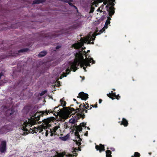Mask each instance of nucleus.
Masks as SVG:
<instances>
[{"label": "nucleus", "instance_id": "obj_7", "mask_svg": "<svg viewBox=\"0 0 157 157\" xmlns=\"http://www.w3.org/2000/svg\"><path fill=\"white\" fill-rule=\"evenodd\" d=\"M6 150V142L2 141L0 143V151L2 153H4Z\"/></svg>", "mask_w": 157, "mask_h": 157}, {"label": "nucleus", "instance_id": "obj_36", "mask_svg": "<svg viewBox=\"0 0 157 157\" xmlns=\"http://www.w3.org/2000/svg\"><path fill=\"white\" fill-rule=\"evenodd\" d=\"M44 94L42 93H41V94H40V95H43Z\"/></svg>", "mask_w": 157, "mask_h": 157}, {"label": "nucleus", "instance_id": "obj_6", "mask_svg": "<svg viewBox=\"0 0 157 157\" xmlns=\"http://www.w3.org/2000/svg\"><path fill=\"white\" fill-rule=\"evenodd\" d=\"M79 108L77 109L76 110V112L78 113V114L79 115L80 117L83 118L84 116V112L86 113L87 110L83 109V108L84 107V104H81L79 105Z\"/></svg>", "mask_w": 157, "mask_h": 157}, {"label": "nucleus", "instance_id": "obj_47", "mask_svg": "<svg viewBox=\"0 0 157 157\" xmlns=\"http://www.w3.org/2000/svg\"><path fill=\"white\" fill-rule=\"evenodd\" d=\"M91 106H92L93 107H94V106L93 105H91Z\"/></svg>", "mask_w": 157, "mask_h": 157}, {"label": "nucleus", "instance_id": "obj_24", "mask_svg": "<svg viewBox=\"0 0 157 157\" xmlns=\"http://www.w3.org/2000/svg\"><path fill=\"white\" fill-rule=\"evenodd\" d=\"M60 139L63 141H66L67 139V137L65 136L64 137H60Z\"/></svg>", "mask_w": 157, "mask_h": 157}, {"label": "nucleus", "instance_id": "obj_15", "mask_svg": "<svg viewBox=\"0 0 157 157\" xmlns=\"http://www.w3.org/2000/svg\"><path fill=\"white\" fill-rule=\"evenodd\" d=\"M128 123L126 119L124 118H123L121 124H123L124 126H127L128 125Z\"/></svg>", "mask_w": 157, "mask_h": 157}, {"label": "nucleus", "instance_id": "obj_25", "mask_svg": "<svg viewBox=\"0 0 157 157\" xmlns=\"http://www.w3.org/2000/svg\"><path fill=\"white\" fill-rule=\"evenodd\" d=\"M42 0H39L37 1H34L33 3L34 4H39L42 2Z\"/></svg>", "mask_w": 157, "mask_h": 157}, {"label": "nucleus", "instance_id": "obj_41", "mask_svg": "<svg viewBox=\"0 0 157 157\" xmlns=\"http://www.w3.org/2000/svg\"><path fill=\"white\" fill-rule=\"evenodd\" d=\"M70 0L71 1V2H73V0Z\"/></svg>", "mask_w": 157, "mask_h": 157}, {"label": "nucleus", "instance_id": "obj_45", "mask_svg": "<svg viewBox=\"0 0 157 157\" xmlns=\"http://www.w3.org/2000/svg\"><path fill=\"white\" fill-rule=\"evenodd\" d=\"M84 77H83V79H83V80H84Z\"/></svg>", "mask_w": 157, "mask_h": 157}, {"label": "nucleus", "instance_id": "obj_8", "mask_svg": "<svg viewBox=\"0 0 157 157\" xmlns=\"http://www.w3.org/2000/svg\"><path fill=\"white\" fill-rule=\"evenodd\" d=\"M72 155L71 154H67L66 152H63L60 153H56V154L53 157H72Z\"/></svg>", "mask_w": 157, "mask_h": 157}, {"label": "nucleus", "instance_id": "obj_39", "mask_svg": "<svg viewBox=\"0 0 157 157\" xmlns=\"http://www.w3.org/2000/svg\"><path fill=\"white\" fill-rule=\"evenodd\" d=\"M87 129L88 130H90V128H89V127H87Z\"/></svg>", "mask_w": 157, "mask_h": 157}, {"label": "nucleus", "instance_id": "obj_29", "mask_svg": "<svg viewBox=\"0 0 157 157\" xmlns=\"http://www.w3.org/2000/svg\"><path fill=\"white\" fill-rule=\"evenodd\" d=\"M102 100L101 99H100L99 100V103H101V102Z\"/></svg>", "mask_w": 157, "mask_h": 157}, {"label": "nucleus", "instance_id": "obj_28", "mask_svg": "<svg viewBox=\"0 0 157 157\" xmlns=\"http://www.w3.org/2000/svg\"><path fill=\"white\" fill-rule=\"evenodd\" d=\"M94 8H93V9H92L90 11V13L93 12L94 11Z\"/></svg>", "mask_w": 157, "mask_h": 157}, {"label": "nucleus", "instance_id": "obj_23", "mask_svg": "<svg viewBox=\"0 0 157 157\" xmlns=\"http://www.w3.org/2000/svg\"><path fill=\"white\" fill-rule=\"evenodd\" d=\"M73 150L72 152L73 155H75V154H76L75 152L78 151V149L76 148H73Z\"/></svg>", "mask_w": 157, "mask_h": 157}, {"label": "nucleus", "instance_id": "obj_22", "mask_svg": "<svg viewBox=\"0 0 157 157\" xmlns=\"http://www.w3.org/2000/svg\"><path fill=\"white\" fill-rule=\"evenodd\" d=\"M140 156V154L138 152H135L134 153V156H132V157H139Z\"/></svg>", "mask_w": 157, "mask_h": 157}, {"label": "nucleus", "instance_id": "obj_9", "mask_svg": "<svg viewBox=\"0 0 157 157\" xmlns=\"http://www.w3.org/2000/svg\"><path fill=\"white\" fill-rule=\"evenodd\" d=\"M79 97L83 100H86L88 98V95L83 92H81L79 94Z\"/></svg>", "mask_w": 157, "mask_h": 157}, {"label": "nucleus", "instance_id": "obj_4", "mask_svg": "<svg viewBox=\"0 0 157 157\" xmlns=\"http://www.w3.org/2000/svg\"><path fill=\"white\" fill-rule=\"evenodd\" d=\"M52 122V120L50 119H45L43 120V123L41 126H39L37 128H35V131L39 132H41L43 131V128L45 130V136H47L48 135L50 134V136H52L53 135V133L51 129H49V128L51 126Z\"/></svg>", "mask_w": 157, "mask_h": 157}, {"label": "nucleus", "instance_id": "obj_16", "mask_svg": "<svg viewBox=\"0 0 157 157\" xmlns=\"http://www.w3.org/2000/svg\"><path fill=\"white\" fill-rule=\"evenodd\" d=\"M111 152L109 150H107L106 151V157H111Z\"/></svg>", "mask_w": 157, "mask_h": 157}, {"label": "nucleus", "instance_id": "obj_1", "mask_svg": "<svg viewBox=\"0 0 157 157\" xmlns=\"http://www.w3.org/2000/svg\"><path fill=\"white\" fill-rule=\"evenodd\" d=\"M89 50H88L87 52H85L84 54L85 55L86 59L83 58V56L80 52L78 53H76L75 55V59L73 62L66 63L63 65L64 69L66 73H63V74L60 77V78L62 79L64 77H66L69 73L68 71H70L72 70L73 71H75L77 69L78 67L80 65L81 67H83V69L86 71V67L87 66H90V63L92 62L93 63H94L95 62L93 60V58H89L90 56H88L86 54L89 53Z\"/></svg>", "mask_w": 157, "mask_h": 157}, {"label": "nucleus", "instance_id": "obj_34", "mask_svg": "<svg viewBox=\"0 0 157 157\" xmlns=\"http://www.w3.org/2000/svg\"><path fill=\"white\" fill-rule=\"evenodd\" d=\"M85 135H86V136H87L88 135V133L87 132L85 134Z\"/></svg>", "mask_w": 157, "mask_h": 157}, {"label": "nucleus", "instance_id": "obj_33", "mask_svg": "<svg viewBox=\"0 0 157 157\" xmlns=\"http://www.w3.org/2000/svg\"><path fill=\"white\" fill-rule=\"evenodd\" d=\"M111 150H112L113 151H114V148H110Z\"/></svg>", "mask_w": 157, "mask_h": 157}, {"label": "nucleus", "instance_id": "obj_26", "mask_svg": "<svg viewBox=\"0 0 157 157\" xmlns=\"http://www.w3.org/2000/svg\"><path fill=\"white\" fill-rule=\"evenodd\" d=\"M86 125V124L84 123H82L80 124V126L81 127H85Z\"/></svg>", "mask_w": 157, "mask_h": 157}, {"label": "nucleus", "instance_id": "obj_20", "mask_svg": "<svg viewBox=\"0 0 157 157\" xmlns=\"http://www.w3.org/2000/svg\"><path fill=\"white\" fill-rule=\"evenodd\" d=\"M82 128L81 126H78L76 127V130L77 131L80 132L82 130Z\"/></svg>", "mask_w": 157, "mask_h": 157}, {"label": "nucleus", "instance_id": "obj_32", "mask_svg": "<svg viewBox=\"0 0 157 157\" xmlns=\"http://www.w3.org/2000/svg\"><path fill=\"white\" fill-rule=\"evenodd\" d=\"M74 109L73 108H71L70 109L71 111L74 110Z\"/></svg>", "mask_w": 157, "mask_h": 157}, {"label": "nucleus", "instance_id": "obj_30", "mask_svg": "<svg viewBox=\"0 0 157 157\" xmlns=\"http://www.w3.org/2000/svg\"><path fill=\"white\" fill-rule=\"evenodd\" d=\"M24 51L23 50H21L19 51V52H23Z\"/></svg>", "mask_w": 157, "mask_h": 157}, {"label": "nucleus", "instance_id": "obj_11", "mask_svg": "<svg viewBox=\"0 0 157 157\" xmlns=\"http://www.w3.org/2000/svg\"><path fill=\"white\" fill-rule=\"evenodd\" d=\"M95 148L97 150H99L100 152H101L102 151H104L105 150L104 145H102L101 144H100L99 146L96 145Z\"/></svg>", "mask_w": 157, "mask_h": 157}, {"label": "nucleus", "instance_id": "obj_48", "mask_svg": "<svg viewBox=\"0 0 157 157\" xmlns=\"http://www.w3.org/2000/svg\"><path fill=\"white\" fill-rule=\"evenodd\" d=\"M82 51H83V48H82Z\"/></svg>", "mask_w": 157, "mask_h": 157}, {"label": "nucleus", "instance_id": "obj_19", "mask_svg": "<svg viewBox=\"0 0 157 157\" xmlns=\"http://www.w3.org/2000/svg\"><path fill=\"white\" fill-rule=\"evenodd\" d=\"M59 128H60L59 126H56L53 129H52V130L53 132V134L56 132V131Z\"/></svg>", "mask_w": 157, "mask_h": 157}, {"label": "nucleus", "instance_id": "obj_10", "mask_svg": "<svg viewBox=\"0 0 157 157\" xmlns=\"http://www.w3.org/2000/svg\"><path fill=\"white\" fill-rule=\"evenodd\" d=\"M107 95L108 97H109L110 98H111L112 99H114V98H112V97H115L116 98L117 100L119 99V98H120V96L119 95H117L115 93H113V91H111L110 93H109V94H107Z\"/></svg>", "mask_w": 157, "mask_h": 157}, {"label": "nucleus", "instance_id": "obj_27", "mask_svg": "<svg viewBox=\"0 0 157 157\" xmlns=\"http://www.w3.org/2000/svg\"><path fill=\"white\" fill-rule=\"evenodd\" d=\"M84 107L86 109H88V108L89 107V106L88 105V104H86V105H84Z\"/></svg>", "mask_w": 157, "mask_h": 157}, {"label": "nucleus", "instance_id": "obj_44", "mask_svg": "<svg viewBox=\"0 0 157 157\" xmlns=\"http://www.w3.org/2000/svg\"><path fill=\"white\" fill-rule=\"evenodd\" d=\"M91 43L92 44H94V42H91Z\"/></svg>", "mask_w": 157, "mask_h": 157}, {"label": "nucleus", "instance_id": "obj_38", "mask_svg": "<svg viewBox=\"0 0 157 157\" xmlns=\"http://www.w3.org/2000/svg\"><path fill=\"white\" fill-rule=\"evenodd\" d=\"M68 3L70 5H71V3H69V2H68Z\"/></svg>", "mask_w": 157, "mask_h": 157}, {"label": "nucleus", "instance_id": "obj_42", "mask_svg": "<svg viewBox=\"0 0 157 157\" xmlns=\"http://www.w3.org/2000/svg\"><path fill=\"white\" fill-rule=\"evenodd\" d=\"M26 133V134H27V132H25V133H24V134H25Z\"/></svg>", "mask_w": 157, "mask_h": 157}, {"label": "nucleus", "instance_id": "obj_50", "mask_svg": "<svg viewBox=\"0 0 157 157\" xmlns=\"http://www.w3.org/2000/svg\"><path fill=\"white\" fill-rule=\"evenodd\" d=\"M72 157H73V156H72Z\"/></svg>", "mask_w": 157, "mask_h": 157}, {"label": "nucleus", "instance_id": "obj_35", "mask_svg": "<svg viewBox=\"0 0 157 157\" xmlns=\"http://www.w3.org/2000/svg\"><path fill=\"white\" fill-rule=\"evenodd\" d=\"M59 46H57V47H56V49H59Z\"/></svg>", "mask_w": 157, "mask_h": 157}, {"label": "nucleus", "instance_id": "obj_46", "mask_svg": "<svg viewBox=\"0 0 157 157\" xmlns=\"http://www.w3.org/2000/svg\"><path fill=\"white\" fill-rule=\"evenodd\" d=\"M149 155H150L151 154V153H149Z\"/></svg>", "mask_w": 157, "mask_h": 157}, {"label": "nucleus", "instance_id": "obj_18", "mask_svg": "<svg viewBox=\"0 0 157 157\" xmlns=\"http://www.w3.org/2000/svg\"><path fill=\"white\" fill-rule=\"evenodd\" d=\"M78 132V131H76L75 132V136L77 137V138L78 139V141L79 142L81 140V139L79 137V133Z\"/></svg>", "mask_w": 157, "mask_h": 157}, {"label": "nucleus", "instance_id": "obj_3", "mask_svg": "<svg viewBox=\"0 0 157 157\" xmlns=\"http://www.w3.org/2000/svg\"><path fill=\"white\" fill-rule=\"evenodd\" d=\"M111 18L110 17H108V19L106 21L104 26L103 28L101 30H100V32L101 33H102L103 31H105V29H107L108 27V25L110 23V20ZM100 33L96 34L95 33L91 34H88L85 37L81 38V42H78V43L75 44L73 45V47L75 48L78 49L81 48L83 45V43H86L88 41L87 44H90L91 43V40H94L95 39V36L96 35L99 34Z\"/></svg>", "mask_w": 157, "mask_h": 157}, {"label": "nucleus", "instance_id": "obj_13", "mask_svg": "<svg viewBox=\"0 0 157 157\" xmlns=\"http://www.w3.org/2000/svg\"><path fill=\"white\" fill-rule=\"evenodd\" d=\"M8 126H4L2 127L0 129V132L2 134H3L4 133H6L7 132L9 131L8 129Z\"/></svg>", "mask_w": 157, "mask_h": 157}, {"label": "nucleus", "instance_id": "obj_43", "mask_svg": "<svg viewBox=\"0 0 157 157\" xmlns=\"http://www.w3.org/2000/svg\"><path fill=\"white\" fill-rule=\"evenodd\" d=\"M91 109V107H90V108L89 109Z\"/></svg>", "mask_w": 157, "mask_h": 157}, {"label": "nucleus", "instance_id": "obj_12", "mask_svg": "<svg viewBox=\"0 0 157 157\" xmlns=\"http://www.w3.org/2000/svg\"><path fill=\"white\" fill-rule=\"evenodd\" d=\"M79 117L78 116H74L69 120V122L70 123L74 124L79 119Z\"/></svg>", "mask_w": 157, "mask_h": 157}, {"label": "nucleus", "instance_id": "obj_5", "mask_svg": "<svg viewBox=\"0 0 157 157\" xmlns=\"http://www.w3.org/2000/svg\"><path fill=\"white\" fill-rule=\"evenodd\" d=\"M100 2H103V4L105 5L107 3L108 4L106 6V9L108 11L110 16H112L114 13V9L113 7L114 5L113 2L114 0H99Z\"/></svg>", "mask_w": 157, "mask_h": 157}, {"label": "nucleus", "instance_id": "obj_37", "mask_svg": "<svg viewBox=\"0 0 157 157\" xmlns=\"http://www.w3.org/2000/svg\"><path fill=\"white\" fill-rule=\"evenodd\" d=\"M94 107H95V108H97V105H95V106H94Z\"/></svg>", "mask_w": 157, "mask_h": 157}, {"label": "nucleus", "instance_id": "obj_21", "mask_svg": "<svg viewBox=\"0 0 157 157\" xmlns=\"http://www.w3.org/2000/svg\"><path fill=\"white\" fill-rule=\"evenodd\" d=\"M103 5H102V6H101L98 8V9L97 10V11H98V12L99 11L100 13H101V12H103L102 11V9L103 8Z\"/></svg>", "mask_w": 157, "mask_h": 157}, {"label": "nucleus", "instance_id": "obj_40", "mask_svg": "<svg viewBox=\"0 0 157 157\" xmlns=\"http://www.w3.org/2000/svg\"><path fill=\"white\" fill-rule=\"evenodd\" d=\"M73 100H74V101H76V100L75 99H73Z\"/></svg>", "mask_w": 157, "mask_h": 157}, {"label": "nucleus", "instance_id": "obj_49", "mask_svg": "<svg viewBox=\"0 0 157 157\" xmlns=\"http://www.w3.org/2000/svg\"><path fill=\"white\" fill-rule=\"evenodd\" d=\"M80 77L82 78V77L81 76H80Z\"/></svg>", "mask_w": 157, "mask_h": 157}, {"label": "nucleus", "instance_id": "obj_17", "mask_svg": "<svg viewBox=\"0 0 157 157\" xmlns=\"http://www.w3.org/2000/svg\"><path fill=\"white\" fill-rule=\"evenodd\" d=\"M46 54V52L45 51H42L40 52L39 54V57H42L45 56Z\"/></svg>", "mask_w": 157, "mask_h": 157}, {"label": "nucleus", "instance_id": "obj_2", "mask_svg": "<svg viewBox=\"0 0 157 157\" xmlns=\"http://www.w3.org/2000/svg\"><path fill=\"white\" fill-rule=\"evenodd\" d=\"M60 104L58 106L55 107L53 111L52 110L51 111H42L40 113H36L33 118H32L31 119H28L27 121H25L23 123V124L22 125L21 127L22 130L27 132L29 131L30 129L32 130L30 128V127H32V125L35 124L36 121H38L39 120L40 117V115L44 114L45 113L46 114H48L49 112L53 113V111H54V112L56 113H57V115H58L60 111V110H59L60 109L57 110V112L56 109L58 108V107L59 106H64L66 105V102L65 101H63V98L60 99Z\"/></svg>", "mask_w": 157, "mask_h": 157}, {"label": "nucleus", "instance_id": "obj_31", "mask_svg": "<svg viewBox=\"0 0 157 157\" xmlns=\"http://www.w3.org/2000/svg\"><path fill=\"white\" fill-rule=\"evenodd\" d=\"M3 75V74L2 73H0V79L1 78V77Z\"/></svg>", "mask_w": 157, "mask_h": 157}, {"label": "nucleus", "instance_id": "obj_14", "mask_svg": "<svg viewBox=\"0 0 157 157\" xmlns=\"http://www.w3.org/2000/svg\"><path fill=\"white\" fill-rule=\"evenodd\" d=\"M69 115L68 113L63 112L61 114L60 117L62 118L66 119L69 117Z\"/></svg>", "mask_w": 157, "mask_h": 157}]
</instances>
